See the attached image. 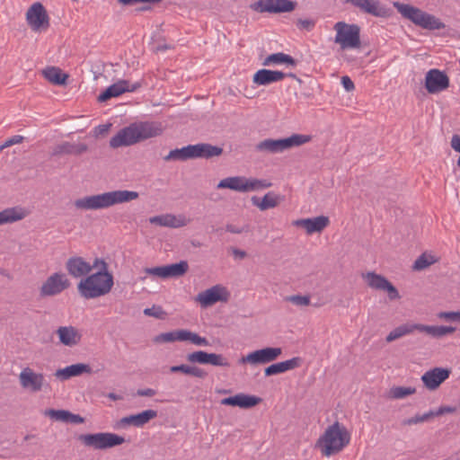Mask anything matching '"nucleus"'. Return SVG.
I'll return each mask as SVG.
<instances>
[{
  "instance_id": "37",
  "label": "nucleus",
  "mask_w": 460,
  "mask_h": 460,
  "mask_svg": "<svg viewBox=\"0 0 460 460\" xmlns=\"http://www.w3.org/2000/svg\"><path fill=\"white\" fill-rule=\"evenodd\" d=\"M412 333V327L411 323H403L392 330L386 336V341L392 342L402 336Z\"/></svg>"
},
{
  "instance_id": "44",
  "label": "nucleus",
  "mask_w": 460,
  "mask_h": 460,
  "mask_svg": "<svg viewBox=\"0 0 460 460\" xmlns=\"http://www.w3.org/2000/svg\"><path fill=\"white\" fill-rule=\"evenodd\" d=\"M149 222L151 224L158 225L161 226L172 227V216H171V215L155 216V217H150Z\"/></svg>"
},
{
  "instance_id": "15",
  "label": "nucleus",
  "mask_w": 460,
  "mask_h": 460,
  "mask_svg": "<svg viewBox=\"0 0 460 460\" xmlns=\"http://www.w3.org/2000/svg\"><path fill=\"white\" fill-rule=\"evenodd\" d=\"M19 381L22 388L32 393L40 392L49 385L42 373H36L29 367L22 370L19 375Z\"/></svg>"
},
{
  "instance_id": "27",
  "label": "nucleus",
  "mask_w": 460,
  "mask_h": 460,
  "mask_svg": "<svg viewBox=\"0 0 460 460\" xmlns=\"http://www.w3.org/2000/svg\"><path fill=\"white\" fill-rule=\"evenodd\" d=\"M345 2L376 17H383L386 14L385 9L381 6L378 0H345Z\"/></svg>"
},
{
  "instance_id": "6",
  "label": "nucleus",
  "mask_w": 460,
  "mask_h": 460,
  "mask_svg": "<svg viewBox=\"0 0 460 460\" xmlns=\"http://www.w3.org/2000/svg\"><path fill=\"white\" fill-rule=\"evenodd\" d=\"M272 183L266 179L246 177L243 175L230 176L222 179L217 185V189H227L235 192H256L271 187Z\"/></svg>"
},
{
  "instance_id": "52",
  "label": "nucleus",
  "mask_w": 460,
  "mask_h": 460,
  "mask_svg": "<svg viewBox=\"0 0 460 460\" xmlns=\"http://www.w3.org/2000/svg\"><path fill=\"white\" fill-rule=\"evenodd\" d=\"M190 222V218L187 216L181 214L174 216V228L184 226Z\"/></svg>"
},
{
  "instance_id": "30",
  "label": "nucleus",
  "mask_w": 460,
  "mask_h": 460,
  "mask_svg": "<svg viewBox=\"0 0 460 460\" xmlns=\"http://www.w3.org/2000/svg\"><path fill=\"white\" fill-rule=\"evenodd\" d=\"M302 359L298 357H295L285 361L274 363L265 368L264 375L266 376H270L274 375L282 374L300 367Z\"/></svg>"
},
{
  "instance_id": "33",
  "label": "nucleus",
  "mask_w": 460,
  "mask_h": 460,
  "mask_svg": "<svg viewBox=\"0 0 460 460\" xmlns=\"http://www.w3.org/2000/svg\"><path fill=\"white\" fill-rule=\"evenodd\" d=\"M253 206L257 207L260 210L264 211L270 208H276L281 201V197L274 192L266 193L261 199L253 196L251 199Z\"/></svg>"
},
{
  "instance_id": "47",
  "label": "nucleus",
  "mask_w": 460,
  "mask_h": 460,
  "mask_svg": "<svg viewBox=\"0 0 460 460\" xmlns=\"http://www.w3.org/2000/svg\"><path fill=\"white\" fill-rule=\"evenodd\" d=\"M438 317L447 322H460V311L439 312Z\"/></svg>"
},
{
  "instance_id": "64",
  "label": "nucleus",
  "mask_w": 460,
  "mask_h": 460,
  "mask_svg": "<svg viewBox=\"0 0 460 460\" xmlns=\"http://www.w3.org/2000/svg\"><path fill=\"white\" fill-rule=\"evenodd\" d=\"M107 397H108L109 399L112 400V401H120V400H122V399H123V398H122V396H120V395H119V394H114V393H109V394H107Z\"/></svg>"
},
{
  "instance_id": "36",
  "label": "nucleus",
  "mask_w": 460,
  "mask_h": 460,
  "mask_svg": "<svg viewBox=\"0 0 460 460\" xmlns=\"http://www.w3.org/2000/svg\"><path fill=\"white\" fill-rule=\"evenodd\" d=\"M25 217V212L20 208H10L0 212V226L13 223Z\"/></svg>"
},
{
  "instance_id": "39",
  "label": "nucleus",
  "mask_w": 460,
  "mask_h": 460,
  "mask_svg": "<svg viewBox=\"0 0 460 460\" xmlns=\"http://www.w3.org/2000/svg\"><path fill=\"white\" fill-rule=\"evenodd\" d=\"M415 393L416 389L411 386H394L389 390V397L396 400L403 399Z\"/></svg>"
},
{
  "instance_id": "55",
  "label": "nucleus",
  "mask_w": 460,
  "mask_h": 460,
  "mask_svg": "<svg viewBox=\"0 0 460 460\" xmlns=\"http://www.w3.org/2000/svg\"><path fill=\"white\" fill-rule=\"evenodd\" d=\"M341 84L347 92H351L355 88L354 83L347 75L341 77Z\"/></svg>"
},
{
  "instance_id": "29",
  "label": "nucleus",
  "mask_w": 460,
  "mask_h": 460,
  "mask_svg": "<svg viewBox=\"0 0 460 460\" xmlns=\"http://www.w3.org/2000/svg\"><path fill=\"white\" fill-rule=\"evenodd\" d=\"M157 416V411L155 410H146L137 414H132L129 416L123 417L120 420V424L123 426L130 425L134 427H143L148 423L151 420Z\"/></svg>"
},
{
  "instance_id": "46",
  "label": "nucleus",
  "mask_w": 460,
  "mask_h": 460,
  "mask_svg": "<svg viewBox=\"0 0 460 460\" xmlns=\"http://www.w3.org/2000/svg\"><path fill=\"white\" fill-rule=\"evenodd\" d=\"M47 414L56 420L68 422L69 411L66 410H49Z\"/></svg>"
},
{
  "instance_id": "25",
  "label": "nucleus",
  "mask_w": 460,
  "mask_h": 460,
  "mask_svg": "<svg viewBox=\"0 0 460 460\" xmlns=\"http://www.w3.org/2000/svg\"><path fill=\"white\" fill-rule=\"evenodd\" d=\"M59 342L66 347L77 345L82 339V334L74 326H60L56 331Z\"/></svg>"
},
{
  "instance_id": "7",
  "label": "nucleus",
  "mask_w": 460,
  "mask_h": 460,
  "mask_svg": "<svg viewBox=\"0 0 460 460\" xmlns=\"http://www.w3.org/2000/svg\"><path fill=\"white\" fill-rule=\"evenodd\" d=\"M312 137L305 134H293L288 137L272 139L267 138L256 145V150L268 154H279L293 147L310 142Z\"/></svg>"
},
{
  "instance_id": "57",
  "label": "nucleus",
  "mask_w": 460,
  "mask_h": 460,
  "mask_svg": "<svg viewBox=\"0 0 460 460\" xmlns=\"http://www.w3.org/2000/svg\"><path fill=\"white\" fill-rule=\"evenodd\" d=\"M155 342H171L172 341V332L162 333L155 338Z\"/></svg>"
},
{
  "instance_id": "59",
  "label": "nucleus",
  "mask_w": 460,
  "mask_h": 460,
  "mask_svg": "<svg viewBox=\"0 0 460 460\" xmlns=\"http://www.w3.org/2000/svg\"><path fill=\"white\" fill-rule=\"evenodd\" d=\"M298 25L302 29H305L307 31H310L314 27V22L312 20L305 19V20H299L298 21Z\"/></svg>"
},
{
  "instance_id": "45",
  "label": "nucleus",
  "mask_w": 460,
  "mask_h": 460,
  "mask_svg": "<svg viewBox=\"0 0 460 460\" xmlns=\"http://www.w3.org/2000/svg\"><path fill=\"white\" fill-rule=\"evenodd\" d=\"M434 417L433 416V411H429L428 412H425L421 415H415L414 417H411L410 419H407L403 421V424L404 425H408V426H411V425H416L418 423H420V422H425L427 420H429L430 418Z\"/></svg>"
},
{
  "instance_id": "58",
  "label": "nucleus",
  "mask_w": 460,
  "mask_h": 460,
  "mask_svg": "<svg viewBox=\"0 0 460 460\" xmlns=\"http://www.w3.org/2000/svg\"><path fill=\"white\" fill-rule=\"evenodd\" d=\"M155 394H156L155 390H154L152 388H146V389H138L136 393V395L152 397V396L155 395Z\"/></svg>"
},
{
  "instance_id": "12",
  "label": "nucleus",
  "mask_w": 460,
  "mask_h": 460,
  "mask_svg": "<svg viewBox=\"0 0 460 460\" xmlns=\"http://www.w3.org/2000/svg\"><path fill=\"white\" fill-rule=\"evenodd\" d=\"M230 296L229 289L221 284H217L199 292L195 300L201 307L207 308L217 303H226Z\"/></svg>"
},
{
  "instance_id": "54",
  "label": "nucleus",
  "mask_w": 460,
  "mask_h": 460,
  "mask_svg": "<svg viewBox=\"0 0 460 460\" xmlns=\"http://www.w3.org/2000/svg\"><path fill=\"white\" fill-rule=\"evenodd\" d=\"M24 137L20 135L13 136L12 137L6 139L4 142V146H12L13 145L21 144L23 141Z\"/></svg>"
},
{
  "instance_id": "41",
  "label": "nucleus",
  "mask_w": 460,
  "mask_h": 460,
  "mask_svg": "<svg viewBox=\"0 0 460 460\" xmlns=\"http://www.w3.org/2000/svg\"><path fill=\"white\" fill-rule=\"evenodd\" d=\"M177 371L200 378H203L206 376V372L203 369L195 366L181 365L174 367V372Z\"/></svg>"
},
{
  "instance_id": "13",
  "label": "nucleus",
  "mask_w": 460,
  "mask_h": 460,
  "mask_svg": "<svg viewBox=\"0 0 460 460\" xmlns=\"http://www.w3.org/2000/svg\"><path fill=\"white\" fill-rule=\"evenodd\" d=\"M282 354L279 347H266L253 350L239 359L240 364L258 366L276 360Z\"/></svg>"
},
{
  "instance_id": "22",
  "label": "nucleus",
  "mask_w": 460,
  "mask_h": 460,
  "mask_svg": "<svg viewBox=\"0 0 460 460\" xmlns=\"http://www.w3.org/2000/svg\"><path fill=\"white\" fill-rule=\"evenodd\" d=\"M139 87V84H132L128 80H119L105 89L97 98L99 102H105L108 100L119 97L127 92H134Z\"/></svg>"
},
{
  "instance_id": "35",
  "label": "nucleus",
  "mask_w": 460,
  "mask_h": 460,
  "mask_svg": "<svg viewBox=\"0 0 460 460\" xmlns=\"http://www.w3.org/2000/svg\"><path fill=\"white\" fill-rule=\"evenodd\" d=\"M42 74L49 82L57 85L66 84L68 78L66 74L62 73L60 68L55 66L47 67Z\"/></svg>"
},
{
  "instance_id": "14",
  "label": "nucleus",
  "mask_w": 460,
  "mask_h": 460,
  "mask_svg": "<svg viewBox=\"0 0 460 460\" xmlns=\"http://www.w3.org/2000/svg\"><path fill=\"white\" fill-rule=\"evenodd\" d=\"M70 286L71 282L64 273L55 272L43 282L40 288V295L42 297L54 296L61 294Z\"/></svg>"
},
{
  "instance_id": "10",
  "label": "nucleus",
  "mask_w": 460,
  "mask_h": 460,
  "mask_svg": "<svg viewBox=\"0 0 460 460\" xmlns=\"http://www.w3.org/2000/svg\"><path fill=\"white\" fill-rule=\"evenodd\" d=\"M222 152V148L218 146L200 143L174 149V159L210 158L220 155Z\"/></svg>"
},
{
  "instance_id": "11",
  "label": "nucleus",
  "mask_w": 460,
  "mask_h": 460,
  "mask_svg": "<svg viewBox=\"0 0 460 460\" xmlns=\"http://www.w3.org/2000/svg\"><path fill=\"white\" fill-rule=\"evenodd\" d=\"M26 22L35 32L47 31L50 26L49 16L40 2L33 3L25 13Z\"/></svg>"
},
{
  "instance_id": "23",
  "label": "nucleus",
  "mask_w": 460,
  "mask_h": 460,
  "mask_svg": "<svg viewBox=\"0 0 460 460\" xmlns=\"http://www.w3.org/2000/svg\"><path fill=\"white\" fill-rule=\"evenodd\" d=\"M330 224L328 217L318 216L311 218H301L292 222V225L296 227H302L305 230L307 234L314 233H321Z\"/></svg>"
},
{
  "instance_id": "3",
  "label": "nucleus",
  "mask_w": 460,
  "mask_h": 460,
  "mask_svg": "<svg viewBox=\"0 0 460 460\" xmlns=\"http://www.w3.org/2000/svg\"><path fill=\"white\" fill-rule=\"evenodd\" d=\"M159 134V128L149 122H136L119 130L110 140V146L118 148L132 146L140 141L155 137Z\"/></svg>"
},
{
  "instance_id": "31",
  "label": "nucleus",
  "mask_w": 460,
  "mask_h": 460,
  "mask_svg": "<svg viewBox=\"0 0 460 460\" xmlns=\"http://www.w3.org/2000/svg\"><path fill=\"white\" fill-rule=\"evenodd\" d=\"M174 341L190 342L200 347L209 346V341L205 337H201L198 333L185 329L174 331Z\"/></svg>"
},
{
  "instance_id": "48",
  "label": "nucleus",
  "mask_w": 460,
  "mask_h": 460,
  "mask_svg": "<svg viewBox=\"0 0 460 460\" xmlns=\"http://www.w3.org/2000/svg\"><path fill=\"white\" fill-rule=\"evenodd\" d=\"M91 271L96 269V272H110L108 263L102 258H95L93 263H90Z\"/></svg>"
},
{
  "instance_id": "60",
  "label": "nucleus",
  "mask_w": 460,
  "mask_h": 460,
  "mask_svg": "<svg viewBox=\"0 0 460 460\" xmlns=\"http://www.w3.org/2000/svg\"><path fill=\"white\" fill-rule=\"evenodd\" d=\"M84 421V419L83 417H81L78 414H74V413L69 411L68 422L67 423L79 424V423H83Z\"/></svg>"
},
{
  "instance_id": "40",
  "label": "nucleus",
  "mask_w": 460,
  "mask_h": 460,
  "mask_svg": "<svg viewBox=\"0 0 460 460\" xmlns=\"http://www.w3.org/2000/svg\"><path fill=\"white\" fill-rule=\"evenodd\" d=\"M146 272L159 277L161 279H167L172 277V264H168L162 267L146 268Z\"/></svg>"
},
{
  "instance_id": "32",
  "label": "nucleus",
  "mask_w": 460,
  "mask_h": 460,
  "mask_svg": "<svg viewBox=\"0 0 460 460\" xmlns=\"http://www.w3.org/2000/svg\"><path fill=\"white\" fill-rule=\"evenodd\" d=\"M92 368L89 365L84 363H78L70 365L65 368L58 369L55 373V376L61 380H66L73 376H77L83 373H91Z\"/></svg>"
},
{
  "instance_id": "2",
  "label": "nucleus",
  "mask_w": 460,
  "mask_h": 460,
  "mask_svg": "<svg viewBox=\"0 0 460 460\" xmlns=\"http://www.w3.org/2000/svg\"><path fill=\"white\" fill-rule=\"evenodd\" d=\"M350 442V433L339 421L328 426L317 440L316 446L324 456L342 451Z\"/></svg>"
},
{
  "instance_id": "17",
  "label": "nucleus",
  "mask_w": 460,
  "mask_h": 460,
  "mask_svg": "<svg viewBox=\"0 0 460 460\" xmlns=\"http://www.w3.org/2000/svg\"><path fill=\"white\" fill-rule=\"evenodd\" d=\"M449 86V78L446 73L433 68L425 75V88L429 93H438L445 91Z\"/></svg>"
},
{
  "instance_id": "50",
  "label": "nucleus",
  "mask_w": 460,
  "mask_h": 460,
  "mask_svg": "<svg viewBox=\"0 0 460 460\" xmlns=\"http://www.w3.org/2000/svg\"><path fill=\"white\" fill-rule=\"evenodd\" d=\"M144 314L147 316H154L155 318H163L164 312L159 306H152L150 308H146L144 310Z\"/></svg>"
},
{
  "instance_id": "38",
  "label": "nucleus",
  "mask_w": 460,
  "mask_h": 460,
  "mask_svg": "<svg viewBox=\"0 0 460 460\" xmlns=\"http://www.w3.org/2000/svg\"><path fill=\"white\" fill-rule=\"evenodd\" d=\"M438 261V259L435 255L424 252L417 258V260L414 261L412 268L415 270H422L428 268L429 266L436 263Z\"/></svg>"
},
{
  "instance_id": "51",
  "label": "nucleus",
  "mask_w": 460,
  "mask_h": 460,
  "mask_svg": "<svg viewBox=\"0 0 460 460\" xmlns=\"http://www.w3.org/2000/svg\"><path fill=\"white\" fill-rule=\"evenodd\" d=\"M163 0H118V3L123 5H133L137 3L143 4H159Z\"/></svg>"
},
{
  "instance_id": "24",
  "label": "nucleus",
  "mask_w": 460,
  "mask_h": 460,
  "mask_svg": "<svg viewBox=\"0 0 460 460\" xmlns=\"http://www.w3.org/2000/svg\"><path fill=\"white\" fill-rule=\"evenodd\" d=\"M287 75L281 71L260 69L252 77V83L258 86H266L273 83L282 81Z\"/></svg>"
},
{
  "instance_id": "43",
  "label": "nucleus",
  "mask_w": 460,
  "mask_h": 460,
  "mask_svg": "<svg viewBox=\"0 0 460 460\" xmlns=\"http://www.w3.org/2000/svg\"><path fill=\"white\" fill-rule=\"evenodd\" d=\"M285 300L296 306L304 307L310 305L311 297L310 296L293 295L287 296Z\"/></svg>"
},
{
  "instance_id": "19",
  "label": "nucleus",
  "mask_w": 460,
  "mask_h": 460,
  "mask_svg": "<svg viewBox=\"0 0 460 460\" xmlns=\"http://www.w3.org/2000/svg\"><path fill=\"white\" fill-rule=\"evenodd\" d=\"M451 370L446 367H433L426 371L420 377L424 386L434 391L438 389L450 376Z\"/></svg>"
},
{
  "instance_id": "61",
  "label": "nucleus",
  "mask_w": 460,
  "mask_h": 460,
  "mask_svg": "<svg viewBox=\"0 0 460 460\" xmlns=\"http://www.w3.org/2000/svg\"><path fill=\"white\" fill-rule=\"evenodd\" d=\"M110 127H111V124L99 125L98 127H96L94 128L95 136L104 135V134L108 133Z\"/></svg>"
},
{
  "instance_id": "34",
  "label": "nucleus",
  "mask_w": 460,
  "mask_h": 460,
  "mask_svg": "<svg viewBox=\"0 0 460 460\" xmlns=\"http://www.w3.org/2000/svg\"><path fill=\"white\" fill-rule=\"evenodd\" d=\"M262 65L265 66H278V65H286L287 66H295L296 61L295 59L285 53L278 52L273 53L266 57L263 61Z\"/></svg>"
},
{
  "instance_id": "1",
  "label": "nucleus",
  "mask_w": 460,
  "mask_h": 460,
  "mask_svg": "<svg viewBox=\"0 0 460 460\" xmlns=\"http://www.w3.org/2000/svg\"><path fill=\"white\" fill-rule=\"evenodd\" d=\"M138 196L137 191L117 190L77 199L75 200L74 206L80 210H99L130 202L137 199Z\"/></svg>"
},
{
  "instance_id": "5",
  "label": "nucleus",
  "mask_w": 460,
  "mask_h": 460,
  "mask_svg": "<svg viewBox=\"0 0 460 460\" xmlns=\"http://www.w3.org/2000/svg\"><path fill=\"white\" fill-rule=\"evenodd\" d=\"M394 7L402 18L409 20L414 25L428 31L443 30L446 24L436 15L417 6L400 2H394Z\"/></svg>"
},
{
  "instance_id": "18",
  "label": "nucleus",
  "mask_w": 460,
  "mask_h": 460,
  "mask_svg": "<svg viewBox=\"0 0 460 460\" xmlns=\"http://www.w3.org/2000/svg\"><path fill=\"white\" fill-rule=\"evenodd\" d=\"M187 360L190 363L211 365L214 367H229V361L222 354L208 353L198 350L187 355Z\"/></svg>"
},
{
  "instance_id": "56",
  "label": "nucleus",
  "mask_w": 460,
  "mask_h": 460,
  "mask_svg": "<svg viewBox=\"0 0 460 460\" xmlns=\"http://www.w3.org/2000/svg\"><path fill=\"white\" fill-rule=\"evenodd\" d=\"M456 411L454 407L451 406H441L437 411H433V416H440L446 413H453Z\"/></svg>"
},
{
  "instance_id": "42",
  "label": "nucleus",
  "mask_w": 460,
  "mask_h": 460,
  "mask_svg": "<svg viewBox=\"0 0 460 460\" xmlns=\"http://www.w3.org/2000/svg\"><path fill=\"white\" fill-rule=\"evenodd\" d=\"M456 330L454 326H446V325H432L431 330V337L433 338H442L448 334L455 332Z\"/></svg>"
},
{
  "instance_id": "8",
  "label": "nucleus",
  "mask_w": 460,
  "mask_h": 460,
  "mask_svg": "<svg viewBox=\"0 0 460 460\" xmlns=\"http://www.w3.org/2000/svg\"><path fill=\"white\" fill-rule=\"evenodd\" d=\"M77 438L84 447L94 450L111 448L125 442V438L123 437L110 432L81 434Z\"/></svg>"
},
{
  "instance_id": "21",
  "label": "nucleus",
  "mask_w": 460,
  "mask_h": 460,
  "mask_svg": "<svg viewBox=\"0 0 460 460\" xmlns=\"http://www.w3.org/2000/svg\"><path fill=\"white\" fill-rule=\"evenodd\" d=\"M65 268L74 279H84L91 273L90 262L81 256H72L66 261Z\"/></svg>"
},
{
  "instance_id": "26",
  "label": "nucleus",
  "mask_w": 460,
  "mask_h": 460,
  "mask_svg": "<svg viewBox=\"0 0 460 460\" xmlns=\"http://www.w3.org/2000/svg\"><path fill=\"white\" fill-rule=\"evenodd\" d=\"M88 151V146L84 143L61 142L54 146L51 155L60 156L63 155H81Z\"/></svg>"
},
{
  "instance_id": "4",
  "label": "nucleus",
  "mask_w": 460,
  "mask_h": 460,
  "mask_svg": "<svg viewBox=\"0 0 460 460\" xmlns=\"http://www.w3.org/2000/svg\"><path fill=\"white\" fill-rule=\"evenodd\" d=\"M113 285L114 278L111 272L89 273L78 282L77 291L84 299H94L109 294Z\"/></svg>"
},
{
  "instance_id": "53",
  "label": "nucleus",
  "mask_w": 460,
  "mask_h": 460,
  "mask_svg": "<svg viewBox=\"0 0 460 460\" xmlns=\"http://www.w3.org/2000/svg\"><path fill=\"white\" fill-rule=\"evenodd\" d=\"M411 327H412V332L415 331H419V332H425L431 336L432 325L411 323Z\"/></svg>"
},
{
  "instance_id": "62",
  "label": "nucleus",
  "mask_w": 460,
  "mask_h": 460,
  "mask_svg": "<svg viewBox=\"0 0 460 460\" xmlns=\"http://www.w3.org/2000/svg\"><path fill=\"white\" fill-rule=\"evenodd\" d=\"M451 146L456 151L460 153V136L454 135L451 139Z\"/></svg>"
},
{
  "instance_id": "20",
  "label": "nucleus",
  "mask_w": 460,
  "mask_h": 460,
  "mask_svg": "<svg viewBox=\"0 0 460 460\" xmlns=\"http://www.w3.org/2000/svg\"><path fill=\"white\" fill-rule=\"evenodd\" d=\"M363 278L371 288L386 291L390 299L400 297L397 289L382 275L367 272Z\"/></svg>"
},
{
  "instance_id": "63",
  "label": "nucleus",
  "mask_w": 460,
  "mask_h": 460,
  "mask_svg": "<svg viewBox=\"0 0 460 460\" xmlns=\"http://www.w3.org/2000/svg\"><path fill=\"white\" fill-rule=\"evenodd\" d=\"M232 253L235 259L242 260L246 257V252L243 250L233 249Z\"/></svg>"
},
{
  "instance_id": "28",
  "label": "nucleus",
  "mask_w": 460,
  "mask_h": 460,
  "mask_svg": "<svg viewBox=\"0 0 460 460\" xmlns=\"http://www.w3.org/2000/svg\"><path fill=\"white\" fill-rule=\"evenodd\" d=\"M261 402V398L245 394H237L221 400V404L237 406L243 409L252 408Z\"/></svg>"
},
{
  "instance_id": "49",
  "label": "nucleus",
  "mask_w": 460,
  "mask_h": 460,
  "mask_svg": "<svg viewBox=\"0 0 460 460\" xmlns=\"http://www.w3.org/2000/svg\"><path fill=\"white\" fill-rule=\"evenodd\" d=\"M189 264L186 261H181L178 263H174V277L181 276L187 272Z\"/></svg>"
},
{
  "instance_id": "16",
  "label": "nucleus",
  "mask_w": 460,
  "mask_h": 460,
  "mask_svg": "<svg viewBox=\"0 0 460 460\" xmlns=\"http://www.w3.org/2000/svg\"><path fill=\"white\" fill-rule=\"evenodd\" d=\"M251 9L259 13H286L295 9L296 4L290 0H258L251 4Z\"/></svg>"
},
{
  "instance_id": "9",
  "label": "nucleus",
  "mask_w": 460,
  "mask_h": 460,
  "mask_svg": "<svg viewBox=\"0 0 460 460\" xmlns=\"http://www.w3.org/2000/svg\"><path fill=\"white\" fill-rule=\"evenodd\" d=\"M336 31L334 42L341 49H353L360 47V29L357 24L338 22L334 24Z\"/></svg>"
}]
</instances>
